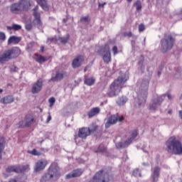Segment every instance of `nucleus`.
Wrapping results in <instances>:
<instances>
[{
	"label": "nucleus",
	"mask_w": 182,
	"mask_h": 182,
	"mask_svg": "<svg viewBox=\"0 0 182 182\" xmlns=\"http://www.w3.org/2000/svg\"><path fill=\"white\" fill-rule=\"evenodd\" d=\"M168 153L181 156L182 154V144L181 141L176 139V136L170 137L166 141Z\"/></svg>",
	"instance_id": "f257e3e1"
},
{
	"label": "nucleus",
	"mask_w": 182,
	"mask_h": 182,
	"mask_svg": "<svg viewBox=\"0 0 182 182\" xmlns=\"http://www.w3.org/2000/svg\"><path fill=\"white\" fill-rule=\"evenodd\" d=\"M127 82V78H126V75H122L119 77L117 80H115L112 85H110L108 95L110 97H113L116 96L117 93L120 92L122 90V87H123V85Z\"/></svg>",
	"instance_id": "f03ea898"
},
{
	"label": "nucleus",
	"mask_w": 182,
	"mask_h": 182,
	"mask_svg": "<svg viewBox=\"0 0 182 182\" xmlns=\"http://www.w3.org/2000/svg\"><path fill=\"white\" fill-rule=\"evenodd\" d=\"M21 55V49L18 47H14L9 50H7L1 53H0V63H5L6 62H9L11 59H15Z\"/></svg>",
	"instance_id": "7ed1b4c3"
},
{
	"label": "nucleus",
	"mask_w": 182,
	"mask_h": 182,
	"mask_svg": "<svg viewBox=\"0 0 182 182\" xmlns=\"http://www.w3.org/2000/svg\"><path fill=\"white\" fill-rule=\"evenodd\" d=\"M29 9H31V0H20L18 3L13 4L10 7L12 14H21Z\"/></svg>",
	"instance_id": "20e7f679"
},
{
	"label": "nucleus",
	"mask_w": 182,
	"mask_h": 182,
	"mask_svg": "<svg viewBox=\"0 0 182 182\" xmlns=\"http://www.w3.org/2000/svg\"><path fill=\"white\" fill-rule=\"evenodd\" d=\"M113 178V176L109 175V173H103V171H100L93 177L94 182H109Z\"/></svg>",
	"instance_id": "39448f33"
},
{
	"label": "nucleus",
	"mask_w": 182,
	"mask_h": 182,
	"mask_svg": "<svg viewBox=\"0 0 182 182\" xmlns=\"http://www.w3.org/2000/svg\"><path fill=\"white\" fill-rule=\"evenodd\" d=\"M29 170H31L29 165L10 166L6 168V171L7 173H25V171H29Z\"/></svg>",
	"instance_id": "423d86ee"
},
{
	"label": "nucleus",
	"mask_w": 182,
	"mask_h": 182,
	"mask_svg": "<svg viewBox=\"0 0 182 182\" xmlns=\"http://www.w3.org/2000/svg\"><path fill=\"white\" fill-rule=\"evenodd\" d=\"M173 43H174V39L171 36H168L161 40L162 52L164 53L170 50L173 48Z\"/></svg>",
	"instance_id": "0eeeda50"
},
{
	"label": "nucleus",
	"mask_w": 182,
	"mask_h": 182,
	"mask_svg": "<svg viewBox=\"0 0 182 182\" xmlns=\"http://www.w3.org/2000/svg\"><path fill=\"white\" fill-rule=\"evenodd\" d=\"M60 176V175L59 174V171H58V168H53L52 166H50L49 168V172L43 177V180H45L46 181H49V180H52V178L56 180L59 178Z\"/></svg>",
	"instance_id": "6e6552de"
},
{
	"label": "nucleus",
	"mask_w": 182,
	"mask_h": 182,
	"mask_svg": "<svg viewBox=\"0 0 182 182\" xmlns=\"http://www.w3.org/2000/svg\"><path fill=\"white\" fill-rule=\"evenodd\" d=\"M124 120V117L119 115H112L108 118L107 123L105 124L106 129H109L112 124H116L117 122H122Z\"/></svg>",
	"instance_id": "1a4fd4ad"
},
{
	"label": "nucleus",
	"mask_w": 182,
	"mask_h": 182,
	"mask_svg": "<svg viewBox=\"0 0 182 182\" xmlns=\"http://www.w3.org/2000/svg\"><path fill=\"white\" fill-rule=\"evenodd\" d=\"M35 119L32 115H26L23 121H21L18 126V127H29L31 124H33Z\"/></svg>",
	"instance_id": "9d476101"
},
{
	"label": "nucleus",
	"mask_w": 182,
	"mask_h": 182,
	"mask_svg": "<svg viewBox=\"0 0 182 182\" xmlns=\"http://www.w3.org/2000/svg\"><path fill=\"white\" fill-rule=\"evenodd\" d=\"M102 52H103V60L105 63H109L110 60H112V54L110 53V47L109 45L106 44L105 47L102 49Z\"/></svg>",
	"instance_id": "9b49d317"
},
{
	"label": "nucleus",
	"mask_w": 182,
	"mask_h": 182,
	"mask_svg": "<svg viewBox=\"0 0 182 182\" xmlns=\"http://www.w3.org/2000/svg\"><path fill=\"white\" fill-rule=\"evenodd\" d=\"M39 10V6H36L35 8L33 9V15L35 18L34 23L38 26H41L42 25V21H41V14L38 12Z\"/></svg>",
	"instance_id": "f8f14e48"
},
{
	"label": "nucleus",
	"mask_w": 182,
	"mask_h": 182,
	"mask_svg": "<svg viewBox=\"0 0 182 182\" xmlns=\"http://www.w3.org/2000/svg\"><path fill=\"white\" fill-rule=\"evenodd\" d=\"M83 62H85V57L83 55H78L73 60L72 66L74 69L80 68Z\"/></svg>",
	"instance_id": "ddd939ff"
},
{
	"label": "nucleus",
	"mask_w": 182,
	"mask_h": 182,
	"mask_svg": "<svg viewBox=\"0 0 182 182\" xmlns=\"http://www.w3.org/2000/svg\"><path fill=\"white\" fill-rule=\"evenodd\" d=\"M48 164V162L46 159L38 160L36 164L35 171H41V170H43Z\"/></svg>",
	"instance_id": "4468645a"
},
{
	"label": "nucleus",
	"mask_w": 182,
	"mask_h": 182,
	"mask_svg": "<svg viewBox=\"0 0 182 182\" xmlns=\"http://www.w3.org/2000/svg\"><path fill=\"white\" fill-rule=\"evenodd\" d=\"M87 136H90V128L82 127L79 129L78 137H80V139H86Z\"/></svg>",
	"instance_id": "2eb2a0df"
},
{
	"label": "nucleus",
	"mask_w": 182,
	"mask_h": 182,
	"mask_svg": "<svg viewBox=\"0 0 182 182\" xmlns=\"http://www.w3.org/2000/svg\"><path fill=\"white\" fill-rule=\"evenodd\" d=\"M42 86H43V84L42 83V80H38L36 83H34L31 88L32 93H39L42 90Z\"/></svg>",
	"instance_id": "dca6fc26"
},
{
	"label": "nucleus",
	"mask_w": 182,
	"mask_h": 182,
	"mask_svg": "<svg viewBox=\"0 0 182 182\" xmlns=\"http://www.w3.org/2000/svg\"><path fill=\"white\" fill-rule=\"evenodd\" d=\"M33 58L35 60L38 62V63H40L41 65H42V63H45V62H46L47 60H49V58L43 57V55L39 54H34L33 55Z\"/></svg>",
	"instance_id": "f3484780"
},
{
	"label": "nucleus",
	"mask_w": 182,
	"mask_h": 182,
	"mask_svg": "<svg viewBox=\"0 0 182 182\" xmlns=\"http://www.w3.org/2000/svg\"><path fill=\"white\" fill-rule=\"evenodd\" d=\"M83 171H82V169H76L73 171L72 173H68L66 176V178H73L75 177H80Z\"/></svg>",
	"instance_id": "a211bd4d"
},
{
	"label": "nucleus",
	"mask_w": 182,
	"mask_h": 182,
	"mask_svg": "<svg viewBox=\"0 0 182 182\" xmlns=\"http://www.w3.org/2000/svg\"><path fill=\"white\" fill-rule=\"evenodd\" d=\"M15 99L12 95H7L1 99V102L4 105H9V103H12Z\"/></svg>",
	"instance_id": "6ab92c4d"
},
{
	"label": "nucleus",
	"mask_w": 182,
	"mask_h": 182,
	"mask_svg": "<svg viewBox=\"0 0 182 182\" xmlns=\"http://www.w3.org/2000/svg\"><path fill=\"white\" fill-rule=\"evenodd\" d=\"M99 113H100V108L97 107L91 109L90 111L87 112V116L90 119L92 117H94V116L99 114Z\"/></svg>",
	"instance_id": "aec40b11"
},
{
	"label": "nucleus",
	"mask_w": 182,
	"mask_h": 182,
	"mask_svg": "<svg viewBox=\"0 0 182 182\" xmlns=\"http://www.w3.org/2000/svg\"><path fill=\"white\" fill-rule=\"evenodd\" d=\"M21 37H17L15 36H11L8 40V45H11V43H14V45H17V43L21 42Z\"/></svg>",
	"instance_id": "412c9836"
},
{
	"label": "nucleus",
	"mask_w": 182,
	"mask_h": 182,
	"mask_svg": "<svg viewBox=\"0 0 182 182\" xmlns=\"http://www.w3.org/2000/svg\"><path fill=\"white\" fill-rule=\"evenodd\" d=\"M36 2L44 11H48V9H49L48 4H46V0H36Z\"/></svg>",
	"instance_id": "4be33fe9"
},
{
	"label": "nucleus",
	"mask_w": 182,
	"mask_h": 182,
	"mask_svg": "<svg viewBox=\"0 0 182 182\" xmlns=\"http://www.w3.org/2000/svg\"><path fill=\"white\" fill-rule=\"evenodd\" d=\"M5 149V139L0 137V159H2V151Z\"/></svg>",
	"instance_id": "5701e85b"
},
{
	"label": "nucleus",
	"mask_w": 182,
	"mask_h": 182,
	"mask_svg": "<svg viewBox=\"0 0 182 182\" xmlns=\"http://www.w3.org/2000/svg\"><path fill=\"white\" fill-rule=\"evenodd\" d=\"M159 176H160V167L156 166L154 168V173H153L154 181H156V178H159Z\"/></svg>",
	"instance_id": "b1692460"
},
{
	"label": "nucleus",
	"mask_w": 182,
	"mask_h": 182,
	"mask_svg": "<svg viewBox=\"0 0 182 182\" xmlns=\"http://www.w3.org/2000/svg\"><path fill=\"white\" fill-rule=\"evenodd\" d=\"M137 137V131L134 130L132 133V136L128 141H125V144H130L132 141H133L134 139H136Z\"/></svg>",
	"instance_id": "393cba45"
},
{
	"label": "nucleus",
	"mask_w": 182,
	"mask_h": 182,
	"mask_svg": "<svg viewBox=\"0 0 182 182\" xmlns=\"http://www.w3.org/2000/svg\"><path fill=\"white\" fill-rule=\"evenodd\" d=\"M63 73H57L55 77L51 78V80H53V82H58V80H62V79H63Z\"/></svg>",
	"instance_id": "a878e982"
},
{
	"label": "nucleus",
	"mask_w": 182,
	"mask_h": 182,
	"mask_svg": "<svg viewBox=\"0 0 182 182\" xmlns=\"http://www.w3.org/2000/svg\"><path fill=\"white\" fill-rule=\"evenodd\" d=\"M126 102H127V97H120L117 100V105H119V106H122V105H124V103H126Z\"/></svg>",
	"instance_id": "bb28decb"
},
{
	"label": "nucleus",
	"mask_w": 182,
	"mask_h": 182,
	"mask_svg": "<svg viewBox=\"0 0 182 182\" xmlns=\"http://www.w3.org/2000/svg\"><path fill=\"white\" fill-rule=\"evenodd\" d=\"M95 80L93 77L87 78L85 80V84L87 86H92V85H95Z\"/></svg>",
	"instance_id": "cd10ccee"
},
{
	"label": "nucleus",
	"mask_w": 182,
	"mask_h": 182,
	"mask_svg": "<svg viewBox=\"0 0 182 182\" xmlns=\"http://www.w3.org/2000/svg\"><path fill=\"white\" fill-rule=\"evenodd\" d=\"M21 28V26L18 24H13L12 26H7L8 31H19Z\"/></svg>",
	"instance_id": "c85d7f7f"
},
{
	"label": "nucleus",
	"mask_w": 182,
	"mask_h": 182,
	"mask_svg": "<svg viewBox=\"0 0 182 182\" xmlns=\"http://www.w3.org/2000/svg\"><path fill=\"white\" fill-rule=\"evenodd\" d=\"M134 5L136 6V11L141 10V1L140 0L136 1Z\"/></svg>",
	"instance_id": "c756f323"
},
{
	"label": "nucleus",
	"mask_w": 182,
	"mask_h": 182,
	"mask_svg": "<svg viewBox=\"0 0 182 182\" xmlns=\"http://www.w3.org/2000/svg\"><path fill=\"white\" fill-rule=\"evenodd\" d=\"M88 129H90V133H94V132L97 130V125L92 124Z\"/></svg>",
	"instance_id": "7c9ffc66"
},
{
	"label": "nucleus",
	"mask_w": 182,
	"mask_h": 182,
	"mask_svg": "<svg viewBox=\"0 0 182 182\" xmlns=\"http://www.w3.org/2000/svg\"><path fill=\"white\" fill-rule=\"evenodd\" d=\"M100 153H103V151H106V147L105 146L104 144H100V146L98 147V151Z\"/></svg>",
	"instance_id": "2f4dec72"
},
{
	"label": "nucleus",
	"mask_w": 182,
	"mask_h": 182,
	"mask_svg": "<svg viewBox=\"0 0 182 182\" xmlns=\"http://www.w3.org/2000/svg\"><path fill=\"white\" fill-rule=\"evenodd\" d=\"M6 40V36L5 35V33L0 31V41H2L3 42Z\"/></svg>",
	"instance_id": "473e14b6"
},
{
	"label": "nucleus",
	"mask_w": 182,
	"mask_h": 182,
	"mask_svg": "<svg viewBox=\"0 0 182 182\" xmlns=\"http://www.w3.org/2000/svg\"><path fill=\"white\" fill-rule=\"evenodd\" d=\"M133 176H134V177H140L141 176L140 174V171H139V169L134 170Z\"/></svg>",
	"instance_id": "72a5a7b5"
},
{
	"label": "nucleus",
	"mask_w": 182,
	"mask_h": 182,
	"mask_svg": "<svg viewBox=\"0 0 182 182\" xmlns=\"http://www.w3.org/2000/svg\"><path fill=\"white\" fill-rule=\"evenodd\" d=\"M48 102L50 103V107H52V106L55 105V102H56V100H55V97H51L48 100Z\"/></svg>",
	"instance_id": "f704fd0d"
},
{
	"label": "nucleus",
	"mask_w": 182,
	"mask_h": 182,
	"mask_svg": "<svg viewBox=\"0 0 182 182\" xmlns=\"http://www.w3.org/2000/svg\"><path fill=\"white\" fill-rule=\"evenodd\" d=\"M89 21H90V18H89L88 16H85V17H82V18L80 19V21H81V22H89Z\"/></svg>",
	"instance_id": "c9c22d12"
},
{
	"label": "nucleus",
	"mask_w": 182,
	"mask_h": 182,
	"mask_svg": "<svg viewBox=\"0 0 182 182\" xmlns=\"http://www.w3.org/2000/svg\"><path fill=\"white\" fill-rule=\"evenodd\" d=\"M31 154H33V156H41V152H38V151H36V149H33L31 151Z\"/></svg>",
	"instance_id": "e433bc0d"
},
{
	"label": "nucleus",
	"mask_w": 182,
	"mask_h": 182,
	"mask_svg": "<svg viewBox=\"0 0 182 182\" xmlns=\"http://www.w3.org/2000/svg\"><path fill=\"white\" fill-rule=\"evenodd\" d=\"M144 29H146V28L144 27V24H140L139 26V32H143V31H144Z\"/></svg>",
	"instance_id": "4c0bfd02"
},
{
	"label": "nucleus",
	"mask_w": 182,
	"mask_h": 182,
	"mask_svg": "<svg viewBox=\"0 0 182 182\" xmlns=\"http://www.w3.org/2000/svg\"><path fill=\"white\" fill-rule=\"evenodd\" d=\"M124 36H128V38H132L133 36V33H132V32L124 33Z\"/></svg>",
	"instance_id": "58836bf2"
},
{
	"label": "nucleus",
	"mask_w": 182,
	"mask_h": 182,
	"mask_svg": "<svg viewBox=\"0 0 182 182\" xmlns=\"http://www.w3.org/2000/svg\"><path fill=\"white\" fill-rule=\"evenodd\" d=\"M60 41L62 43H68V41H69V37L61 38Z\"/></svg>",
	"instance_id": "ea45409f"
},
{
	"label": "nucleus",
	"mask_w": 182,
	"mask_h": 182,
	"mask_svg": "<svg viewBox=\"0 0 182 182\" xmlns=\"http://www.w3.org/2000/svg\"><path fill=\"white\" fill-rule=\"evenodd\" d=\"M112 50L114 52V55H117V46H114L112 48Z\"/></svg>",
	"instance_id": "a19ab883"
},
{
	"label": "nucleus",
	"mask_w": 182,
	"mask_h": 182,
	"mask_svg": "<svg viewBox=\"0 0 182 182\" xmlns=\"http://www.w3.org/2000/svg\"><path fill=\"white\" fill-rule=\"evenodd\" d=\"M50 120H52V116L48 115V117L47 118V123H49V122H50Z\"/></svg>",
	"instance_id": "79ce46f5"
},
{
	"label": "nucleus",
	"mask_w": 182,
	"mask_h": 182,
	"mask_svg": "<svg viewBox=\"0 0 182 182\" xmlns=\"http://www.w3.org/2000/svg\"><path fill=\"white\" fill-rule=\"evenodd\" d=\"M105 5H106V2H105L104 4H99V7L103 8L105 6Z\"/></svg>",
	"instance_id": "37998d69"
},
{
	"label": "nucleus",
	"mask_w": 182,
	"mask_h": 182,
	"mask_svg": "<svg viewBox=\"0 0 182 182\" xmlns=\"http://www.w3.org/2000/svg\"><path fill=\"white\" fill-rule=\"evenodd\" d=\"M179 116L182 119V111H179Z\"/></svg>",
	"instance_id": "c03bdc74"
},
{
	"label": "nucleus",
	"mask_w": 182,
	"mask_h": 182,
	"mask_svg": "<svg viewBox=\"0 0 182 182\" xmlns=\"http://www.w3.org/2000/svg\"><path fill=\"white\" fill-rule=\"evenodd\" d=\"M168 99H173V97L171 95H168Z\"/></svg>",
	"instance_id": "a18cd8bd"
},
{
	"label": "nucleus",
	"mask_w": 182,
	"mask_h": 182,
	"mask_svg": "<svg viewBox=\"0 0 182 182\" xmlns=\"http://www.w3.org/2000/svg\"><path fill=\"white\" fill-rule=\"evenodd\" d=\"M172 112H173L172 110H168V113L169 114H171Z\"/></svg>",
	"instance_id": "49530a36"
},
{
	"label": "nucleus",
	"mask_w": 182,
	"mask_h": 182,
	"mask_svg": "<svg viewBox=\"0 0 182 182\" xmlns=\"http://www.w3.org/2000/svg\"><path fill=\"white\" fill-rule=\"evenodd\" d=\"M133 0H127L128 2H132Z\"/></svg>",
	"instance_id": "de8ad7c7"
},
{
	"label": "nucleus",
	"mask_w": 182,
	"mask_h": 182,
	"mask_svg": "<svg viewBox=\"0 0 182 182\" xmlns=\"http://www.w3.org/2000/svg\"><path fill=\"white\" fill-rule=\"evenodd\" d=\"M41 50H42V52H43V48H41Z\"/></svg>",
	"instance_id": "09e8293b"
},
{
	"label": "nucleus",
	"mask_w": 182,
	"mask_h": 182,
	"mask_svg": "<svg viewBox=\"0 0 182 182\" xmlns=\"http://www.w3.org/2000/svg\"><path fill=\"white\" fill-rule=\"evenodd\" d=\"M41 50H42V52H43V48H41Z\"/></svg>",
	"instance_id": "8fccbe9b"
},
{
	"label": "nucleus",
	"mask_w": 182,
	"mask_h": 182,
	"mask_svg": "<svg viewBox=\"0 0 182 182\" xmlns=\"http://www.w3.org/2000/svg\"><path fill=\"white\" fill-rule=\"evenodd\" d=\"M151 109H155V108H153V107H151Z\"/></svg>",
	"instance_id": "3c124183"
}]
</instances>
